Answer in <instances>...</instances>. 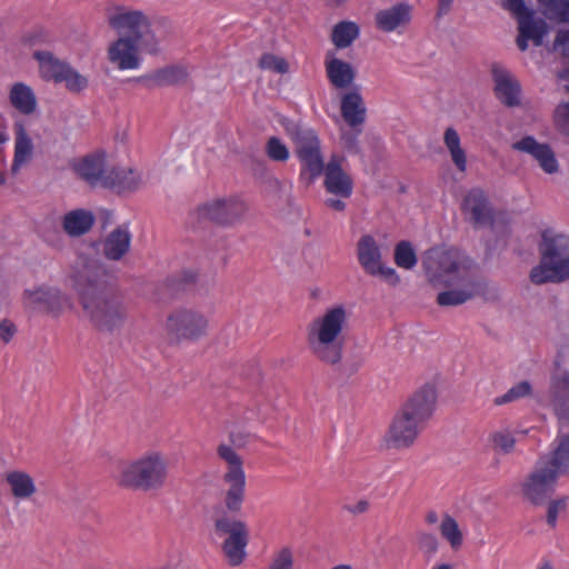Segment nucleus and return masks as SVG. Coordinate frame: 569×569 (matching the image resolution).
<instances>
[{"instance_id":"nucleus-3","label":"nucleus","mask_w":569,"mask_h":569,"mask_svg":"<svg viewBox=\"0 0 569 569\" xmlns=\"http://www.w3.org/2000/svg\"><path fill=\"white\" fill-rule=\"evenodd\" d=\"M347 327L348 313L343 306L327 309L307 327V345L310 353L325 365L332 367L340 365Z\"/></svg>"},{"instance_id":"nucleus-20","label":"nucleus","mask_w":569,"mask_h":569,"mask_svg":"<svg viewBox=\"0 0 569 569\" xmlns=\"http://www.w3.org/2000/svg\"><path fill=\"white\" fill-rule=\"evenodd\" d=\"M74 172L91 187H101L107 172L103 152L91 153L73 164Z\"/></svg>"},{"instance_id":"nucleus-64","label":"nucleus","mask_w":569,"mask_h":569,"mask_svg":"<svg viewBox=\"0 0 569 569\" xmlns=\"http://www.w3.org/2000/svg\"><path fill=\"white\" fill-rule=\"evenodd\" d=\"M438 513L435 510H430L426 515V522L428 525H435L438 522Z\"/></svg>"},{"instance_id":"nucleus-32","label":"nucleus","mask_w":569,"mask_h":569,"mask_svg":"<svg viewBox=\"0 0 569 569\" xmlns=\"http://www.w3.org/2000/svg\"><path fill=\"white\" fill-rule=\"evenodd\" d=\"M96 218L90 210L76 209L64 214L62 228L72 238L88 233L93 227Z\"/></svg>"},{"instance_id":"nucleus-62","label":"nucleus","mask_w":569,"mask_h":569,"mask_svg":"<svg viewBox=\"0 0 569 569\" xmlns=\"http://www.w3.org/2000/svg\"><path fill=\"white\" fill-rule=\"evenodd\" d=\"M569 46V30L558 31L555 46Z\"/></svg>"},{"instance_id":"nucleus-21","label":"nucleus","mask_w":569,"mask_h":569,"mask_svg":"<svg viewBox=\"0 0 569 569\" xmlns=\"http://www.w3.org/2000/svg\"><path fill=\"white\" fill-rule=\"evenodd\" d=\"M139 44H141V42L119 38L112 42L108 49L109 61L116 64L120 70L137 69L140 64L138 57Z\"/></svg>"},{"instance_id":"nucleus-52","label":"nucleus","mask_w":569,"mask_h":569,"mask_svg":"<svg viewBox=\"0 0 569 569\" xmlns=\"http://www.w3.org/2000/svg\"><path fill=\"white\" fill-rule=\"evenodd\" d=\"M503 8L515 13L518 20L531 12L523 0H503Z\"/></svg>"},{"instance_id":"nucleus-41","label":"nucleus","mask_w":569,"mask_h":569,"mask_svg":"<svg viewBox=\"0 0 569 569\" xmlns=\"http://www.w3.org/2000/svg\"><path fill=\"white\" fill-rule=\"evenodd\" d=\"M395 262L403 269H412L417 264V256L409 241L402 240L396 244Z\"/></svg>"},{"instance_id":"nucleus-2","label":"nucleus","mask_w":569,"mask_h":569,"mask_svg":"<svg viewBox=\"0 0 569 569\" xmlns=\"http://www.w3.org/2000/svg\"><path fill=\"white\" fill-rule=\"evenodd\" d=\"M436 401L437 393L431 386L412 393L395 415L386 435L387 445L393 449L411 447L431 418Z\"/></svg>"},{"instance_id":"nucleus-34","label":"nucleus","mask_w":569,"mask_h":569,"mask_svg":"<svg viewBox=\"0 0 569 569\" xmlns=\"http://www.w3.org/2000/svg\"><path fill=\"white\" fill-rule=\"evenodd\" d=\"M188 71L181 66H167L154 70L152 73L138 78V81H149L156 87H168L184 84L188 80Z\"/></svg>"},{"instance_id":"nucleus-44","label":"nucleus","mask_w":569,"mask_h":569,"mask_svg":"<svg viewBox=\"0 0 569 569\" xmlns=\"http://www.w3.org/2000/svg\"><path fill=\"white\" fill-rule=\"evenodd\" d=\"M266 153L269 159L278 162H286L290 157L288 147L274 136L267 140Z\"/></svg>"},{"instance_id":"nucleus-14","label":"nucleus","mask_w":569,"mask_h":569,"mask_svg":"<svg viewBox=\"0 0 569 569\" xmlns=\"http://www.w3.org/2000/svg\"><path fill=\"white\" fill-rule=\"evenodd\" d=\"M461 210L475 228L493 223V212L487 194L478 188L471 189L465 197Z\"/></svg>"},{"instance_id":"nucleus-38","label":"nucleus","mask_w":569,"mask_h":569,"mask_svg":"<svg viewBox=\"0 0 569 569\" xmlns=\"http://www.w3.org/2000/svg\"><path fill=\"white\" fill-rule=\"evenodd\" d=\"M550 20L569 23V0H538Z\"/></svg>"},{"instance_id":"nucleus-45","label":"nucleus","mask_w":569,"mask_h":569,"mask_svg":"<svg viewBox=\"0 0 569 569\" xmlns=\"http://www.w3.org/2000/svg\"><path fill=\"white\" fill-rule=\"evenodd\" d=\"M258 66L260 69L270 70L280 74L289 71L287 60L272 53H263L259 59Z\"/></svg>"},{"instance_id":"nucleus-10","label":"nucleus","mask_w":569,"mask_h":569,"mask_svg":"<svg viewBox=\"0 0 569 569\" xmlns=\"http://www.w3.org/2000/svg\"><path fill=\"white\" fill-rule=\"evenodd\" d=\"M559 476L539 460L521 485L522 497L535 506H542L553 495Z\"/></svg>"},{"instance_id":"nucleus-56","label":"nucleus","mask_w":569,"mask_h":569,"mask_svg":"<svg viewBox=\"0 0 569 569\" xmlns=\"http://www.w3.org/2000/svg\"><path fill=\"white\" fill-rule=\"evenodd\" d=\"M452 162L460 170L465 171L467 167V158L465 150L460 147L458 149H452L449 151Z\"/></svg>"},{"instance_id":"nucleus-43","label":"nucleus","mask_w":569,"mask_h":569,"mask_svg":"<svg viewBox=\"0 0 569 569\" xmlns=\"http://www.w3.org/2000/svg\"><path fill=\"white\" fill-rule=\"evenodd\" d=\"M416 545L429 561L438 550V539L433 533L418 531L416 533Z\"/></svg>"},{"instance_id":"nucleus-1","label":"nucleus","mask_w":569,"mask_h":569,"mask_svg":"<svg viewBox=\"0 0 569 569\" xmlns=\"http://www.w3.org/2000/svg\"><path fill=\"white\" fill-rule=\"evenodd\" d=\"M69 278L77 292L84 318L101 332L122 328L128 307L113 286V276L98 259L79 256L71 266Z\"/></svg>"},{"instance_id":"nucleus-12","label":"nucleus","mask_w":569,"mask_h":569,"mask_svg":"<svg viewBox=\"0 0 569 569\" xmlns=\"http://www.w3.org/2000/svg\"><path fill=\"white\" fill-rule=\"evenodd\" d=\"M109 24L121 38L136 42L143 41L150 32V23L141 11L118 12L109 17Z\"/></svg>"},{"instance_id":"nucleus-8","label":"nucleus","mask_w":569,"mask_h":569,"mask_svg":"<svg viewBox=\"0 0 569 569\" xmlns=\"http://www.w3.org/2000/svg\"><path fill=\"white\" fill-rule=\"evenodd\" d=\"M208 319L193 309H176L169 313L166 321L168 339L173 343L181 341H197L208 331Z\"/></svg>"},{"instance_id":"nucleus-54","label":"nucleus","mask_w":569,"mask_h":569,"mask_svg":"<svg viewBox=\"0 0 569 569\" xmlns=\"http://www.w3.org/2000/svg\"><path fill=\"white\" fill-rule=\"evenodd\" d=\"M17 332V327L8 319L0 321V341L8 343Z\"/></svg>"},{"instance_id":"nucleus-50","label":"nucleus","mask_w":569,"mask_h":569,"mask_svg":"<svg viewBox=\"0 0 569 569\" xmlns=\"http://www.w3.org/2000/svg\"><path fill=\"white\" fill-rule=\"evenodd\" d=\"M198 273L194 270H183L181 273L171 279L177 289L186 290L189 286L193 284L197 280Z\"/></svg>"},{"instance_id":"nucleus-42","label":"nucleus","mask_w":569,"mask_h":569,"mask_svg":"<svg viewBox=\"0 0 569 569\" xmlns=\"http://www.w3.org/2000/svg\"><path fill=\"white\" fill-rule=\"evenodd\" d=\"M532 387L529 381H520L512 386L505 395L495 399V405L500 406L509 403L529 396Z\"/></svg>"},{"instance_id":"nucleus-58","label":"nucleus","mask_w":569,"mask_h":569,"mask_svg":"<svg viewBox=\"0 0 569 569\" xmlns=\"http://www.w3.org/2000/svg\"><path fill=\"white\" fill-rule=\"evenodd\" d=\"M362 365V360H356V361H346L341 372L346 377H351L352 375L357 373Z\"/></svg>"},{"instance_id":"nucleus-31","label":"nucleus","mask_w":569,"mask_h":569,"mask_svg":"<svg viewBox=\"0 0 569 569\" xmlns=\"http://www.w3.org/2000/svg\"><path fill=\"white\" fill-rule=\"evenodd\" d=\"M357 258L362 269L368 274H373L378 270V264L381 262V251L370 234L362 236L357 243Z\"/></svg>"},{"instance_id":"nucleus-19","label":"nucleus","mask_w":569,"mask_h":569,"mask_svg":"<svg viewBox=\"0 0 569 569\" xmlns=\"http://www.w3.org/2000/svg\"><path fill=\"white\" fill-rule=\"evenodd\" d=\"M460 289L442 291L437 296V303L441 307H455L465 303L471 298L482 295L486 284L478 278L460 280Z\"/></svg>"},{"instance_id":"nucleus-30","label":"nucleus","mask_w":569,"mask_h":569,"mask_svg":"<svg viewBox=\"0 0 569 569\" xmlns=\"http://www.w3.org/2000/svg\"><path fill=\"white\" fill-rule=\"evenodd\" d=\"M325 66L328 80L335 88L345 89L355 81L356 71L349 62L327 56Z\"/></svg>"},{"instance_id":"nucleus-35","label":"nucleus","mask_w":569,"mask_h":569,"mask_svg":"<svg viewBox=\"0 0 569 569\" xmlns=\"http://www.w3.org/2000/svg\"><path fill=\"white\" fill-rule=\"evenodd\" d=\"M6 481L11 488L13 497L18 499H28L37 490L32 477L23 471H10L6 476Z\"/></svg>"},{"instance_id":"nucleus-51","label":"nucleus","mask_w":569,"mask_h":569,"mask_svg":"<svg viewBox=\"0 0 569 569\" xmlns=\"http://www.w3.org/2000/svg\"><path fill=\"white\" fill-rule=\"evenodd\" d=\"M361 132L360 129H355V131L343 132L341 136V140L343 147L352 153H358L360 148L358 143V134Z\"/></svg>"},{"instance_id":"nucleus-24","label":"nucleus","mask_w":569,"mask_h":569,"mask_svg":"<svg viewBox=\"0 0 569 569\" xmlns=\"http://www.w3.org/2000/svg\"><path fill=\"white\" fill-rule=\"evenodd\" d=\"M539 461L558 476L569 473V435L559 431L552 442L550 455L541 457Z\"/></svg>"},{"instance_id":"nucleus-6","label":"nucleus","mask_w":569,"mask_h":569,"mask_svg":"<svg viewBox=\"0 0 569 569\" xmlns=\"http://www.w3.org/2000/svg\"><path fill=\"white\" fill-rule=\"evenodd\" d=\"M284 130L293 144V151L301 162L300 178L311 183L325 169L321 141L317 132L301 123L289 121Z\"/></svg>"},{"instance_id":"nucleus-33","label":"nucleus","mask_w":569,"mask_h":569,"mask_svg":"<svg viewBox=\"0 0 569 569\" xmlns=\"http://www.w3.org/2000/svg\"><path fill=\"white\" fill-rule=\"evenodd\" d=\"M32 57L39 63L40 77L46 81H53L54 83L58 82L64 69L69 64L67 61L57 58L48 50H36L32 53Z\"/></svg>"},{"instance_id":"nucleus-5","label":"nucleus","mask_w":569,"mask_h":569,"mask_svg":"<svg viewBox=\"0 0 569 569\" xmlns=\"http://www.w3.org/2000/svg\"><path fill=\"white\" fill-rule=\"evenodd\" d=\"M168 465L158 452L142 456L133 461L119 465V486L133 490H154L161 488L167 479Z\"/></svg>"},{"instance_id":"nucleus-22","label":"nucleus","mask_w":569,"mask_h":569,"mask_svg":"<svg viewBox=\"0 0 569 569\" xmlns=\"http://www.w3.org/2000/svg\"><path fill=\"white\" fill-rule=\"evenodd\" d=\"M141 183L140 174L131 168L112 167L107 168L102 188L117 193L133 192Z\"/></svg>"},{"instance_id":"nucleus-48","label":"nucleus","mask_w":569,"mask_h":569,"mask_svg":"<svg viewBox=\"0 0 569 569\" xmlns=\"http://www.w3.org/2000/svg\"><path fill=\"white\" fill-rule=\"evenodd\" d=\"M293 557L289 548H282L273 558L269 569H292Z\"/></svg>"},{"instance_id":"nucleus-11","label":"nucleus","mask_w":569,"mask_h":569,"mask_svg":"<svg viewBox=\"0 0 569 569\" xmlns=\"http://www.w3.org/2000/svg\"><path fill=\"white\" fill-rule=\"evenodd\" d=\"M247 204L237 197L217 199L198 208L200 219H208L220 226H231L247 212Z\"/></svg>"},{"instance_id":"nucleus-46","label":"nucleus","mask_w":569,"mask_h":569,"mask_svg":"<svg viewBox=\"0 0 569 569\" xmlns=\"http://www.w3.org/2000/svg\"><path fill=\"white\" fill-rule=\"evenodd\" d=\"M553 121L558 131L569 136V102L557 106L553 113Z\"/></svg>"},{"instance_id":"nucleus-4","label":"nucleus","mask_w":569,"mask_h":569,"mask_svg":"<svg viewBox=\"0 0 569 569\" xmlns=\"http://www.w3.org/2000/svg\"><path fill=\"white\" fill-rule=\"evenodd\" d=\"M540 262L530 271L535 284L558 283L569 279V237L545 230L538 246Z\"/></svg>"},{"instance_id":"nucleus-23","label":"nucleus","mask_w":569,"mask_h":569,"mask_svg":"<svg viewBox=\"0 0 569 569\" xmlns=\"http://www.w3.org/2000/svg\"><path fill=\"white\" fill-rule=\"evenodd\" d=\"M550 400L559 420L569 421V375L557 372L550 383Z\"/></svg>"},{"instance_id":"nucleus-15","label":"nucleus","mask_w":569,"mask_h":569,"mask_svg":"<svg viewBox=\"0 0 569 569\" xmlns=\"http://www.w3.org/2000/svg\"><path fill=\"white\" fill-rule=\"evenodd\" d=\"M495 93L498 100L508 108L520 104V84L511 73L498 63L491 66Z\"/></svg>"},{"instance_id":"nucleus-61","label":"nucleus","mask_w":569,"mask_h":569,"mask_svg":"<svg viewBox=\"0 0 569 569\" xmlns=\"http://www.w3.org/2000/svg\"><path fill=\"white\" fill-rule=\"evenodd\" d=\"M453 0H438L437 17H442L449 13Z\"/></svg>"},{"instance_id":"nucleus-39","label":"nucleus","mask_w":569,"mask_h":569,"mask_svg":"<svg viewBox=\"0 0 569 569\" xmlns=\"http://www.w3.org/2000/svg\"><path fill=\"white\" fill-rule=\"evenodd\" d=\"M441 536L457 550L462 546L463 537L458 522L449 515H445L440 525Z\"/></svg>"},{"instance_id":"nucleus-63","label":"nucleus","mask_w":569,"mask_h":569,"mask_svg":"<svg viewBox=\"0 0 569 569\" xmlns=\"http://www.w3.org/2000/svg\"><path fill=\"white\" fill-rule=\"evenodd\" d=\"M528 40H530V39L525 37V36H521V33L519 32V36H518V38L516 40L519 50H521V51H526L527 50V48H528Z\"/></svg>"},{"instance_id":"nucleus-25","label":"nucleus","mask_w":569,"mask_h":569,"mask_svg":"<svg viewBox=\"0 0 569 569\" xmlns=\"http://www.w3.org/2000/svg\"><path fill=\"white\" fill-rule=\"evenodd\" d=\"M131 233L127 226H119L102 241V253L111 261L121 260L130 250Z\"/></svg>"},{"instance_id":"nucleus-27","label":"nucleus","mask_w":569,"mask_h":569,"mask_svg":"<svg viewBox=\"0 0 569 569\" xmlns=\"http://www.w3.org/2000/svg\"><path fill=\"white\" fill-rule=\"evenodd\" d=\"M13 132L14 156L11 170L16 173L32 159L34 146L22 120L13 123Z\"/></svg>"},{"instance_id":"nucleus-59","label":"nucleus","mask_w":569,"mask_h":569,"mask_svg":"<svg viewBox=\"0 0 569 569\" xmlns=\"http://www.w3.org/2000/svg\"><path fill=\"white\" fill-rule=\"evenodd\" d=\"M345 198H339V199H336V198H328L326 199L325 201V204L335 210V211H343L346 209V202L343 201Z\"/></svg>"},{"instance_id":"nucleus-40","label":"nucleus","mask_w":569,"mask_h":569,"mask_svg":"<svg viewBox=\"0 0 569 569\" xmlns=\"http://www.w3.org/2000/svg\"><path fill=\"white\" fill-rule=\"evenodd\" d=\"M57 83H64L66 89L71 93H79L89 84L87 77L79 73L70 64L64 69Z\"/></svg>"},{"instance_id":"nucleus-28","label":"nucleus","mask_w":569,"mask_h":569,"mask_svg":"<svg viewBox=\"0 0 569 569\" xmlns=\"http://www.w3.org/2000/svg\"><path fill=\"white\" fill-rule=\"evenodd\" d=\"M411 8L406 3H398L389 9L376 13V24L378 29L385 32H391L398 27L405 26L410 21Z\"/></svg>"},{"instance_id":"nucleus-49","label":"nucleus","mask_w":569,"mask_h":569,"mask_svg":"<svg viewBox=\"0 0 569 569\" xmlns=\"http://www.w3.org/2000/svg\"><path fill=\"white\" fill-rule=\"evenodd\" d=\"M492 442L495 448L503 453H509L512 451L516 440L510 433L499 431L492 435Z\"/></svg>"},{"instance_id":"nucleus-29","label":"nucleus","mask_w":569,"mask_h":569,"mask_svg":"<svg viewBox=\"0 0 569 569\" xmlns=\"http://www.w3.org/2000/svg\"><path fill=\"white\" fill-rule=\"evenodd\" d=\"M10 104L21 114L30 116L38 108V100L33 89L24 82H16L9 91Z\"/></svg>"},{"instance_id":"nucleus-36","label":"nucleus","mask_w":569,"mask_h":569,"mask_svg":"<svg viewBox=\"0 0 569 569\" xmlns=\"http://www.w3.org/2000/svg\"><path fill=\"white\" fill-rule=\"evenodd\" d=\"M547 31V22L542 19H535L532 12L519 20V32L521 36L532 40L533 44L537 47L542 44V40Z\"/></svg>"},{"instance_id":"nucleus-9","label":"nucleus","mask_w":569,"mask_h":569,"mask_svg":"<svg viewBox=\"0 0 569 569\" xmlns=\"http://www.w3.org/2000/svg\"><path fill=\"white\" fill-rule=\"evenodd\" d=\"M214 531L219 537L227 536L222 543V550L229 565L239 566L246 557V547L249 541L247 525L223 515L216 518Z\"/></svg>"},{"instance_id":"nucleus-26","label":"nucleus","mask_w":569,"mask_h":569,"mask_svg":"<svg viewBox=\"0 0 569 569\" xmlns=\"http://www.w3.org/2000/svg\"><path fill=\"white\" fill-rule=\"evenodd\" d=\"M340 110L343 120L352 129L361 127L366 121L367 109L358 90L346 92L341 97Z\"/></svg>"},{"instance_id":"nucleus-53","label":"nucleus","mask_w":569,"mask_h":569,"mask_svg":"<svg viewBox=\"0 0 569 569\" xmlns=\"http://www.w3.org/2000/svg\"><path fill=\"white\" fill-rule=\"evenodd\" d=\"M372 276H381L388 283L392 286L398 284L400 281L396 270L390 267H383L381 262L378 264V270H375Z\"/></svg>"},{"instance_id":"nucleus-60","label":"nucleus","mask_w":569,"mask_h":569,"mask_svg":"<svg viewBox=\"0 0 569 569\" xmlns=\"http://www.w3.org/2000/svg\"><path fill=\"white\" fill-rule=\"evenodd\" d=\"M369 502L367 500H359L356 505L347 507L348 511L353 515L365 513L369 509Z\"/></svg>"},{"instance_id":"nucleus-37","label":"nucleus","mask_w":569,"mask_h":569,"mask_svg":"<svg viewBox=\"0 0 569 569\" xmlns=\"http://www.w3.org/2000/svg\"><path fill=\"white\" fill-rule=\"evenodd\" d=\"M359 37V27L356 22L340 21L331 32V40L338 49L348 48Z\"/></svg>"},{"instance_id":"nucleus-57","label":"nucleus","mask_w":569,"mask_h":569,"mask_svg":"<svg viewBox=\"0 0 569 569\" xmlns=\"http://www.w3.org/2000/svg\"><path fill=\"white\" fill-rule=\"evenodd\" d=\"M250 437V433L236 431L230 433V441L233 446L241 448L247 445Z\"/></svg>"},{"instance_id":"nucleus-7","label":"nucleus","mask_w":569,"mask_h":569,"mask_svg":"<svg viewBox=\"0 0 569 569\" xmlns=\"http://www.w3.org/2000/svg\"><path fill=\"white\" fill-rule=\"evenodd\" d=\"M218 456L227 462L228 468L222 480L228 485L224 496L226 508L231 512H239L244 501L246 473L241 457L227 445H220Z\"/></svg>"},{"instance_id":"nucleus-47","label":"nucleus","mask_w":569,"mask_h":569,"mask_svg":"<svg viewBox=\"0 0 569 569\" xmlns=\"http://www.w3.org/2000/svg\"><path fill=\"white\" fill-rule=\"evenodd\" d=\"M566 508H567V498H565V497L556 499V500H551L548 502L546 520H547V523L551 528L556 527L558 515L561 511H565Z\"/></svg>"},{"instance_id":"nucleus-16","label":"nucleus","mask_w":569,"mask_h":569,"mask_svg":"<svg viewBox=\"0 0 569 569\" xmlns=\"http://www.w3.org/2000/svg\"><path fill=\"white\" fill-rule=\"evenodd\" d=\"M27 300L41 311L58 316L69 303V298L58 288L41 286L26 291Z\"/></svg>"},{"instance_id":"nucleus-17","label":"nucleus","mask_w":569,"mask_h":569,"mask_svg":"<svg viewBox=\"0 0 569 569\" xmlns=\"http://www.w3.org/2000/svg\"><path fill=\"white\" fill-rule=\"evenodd\" d=\"M323 186L328 193L339 198H350L353 191L352 178L342 169L340 163L331 159L325 164Z\"/></svg>"},{"instance_id":"nucleus-55","label":"nucleus","mask_w":569,"mask_h":569,"mask_svg":"<svg viewBox=\"0 0 569 569\" xmlns=\"http://www.w3.org/2000/svg\"><path fill=\"white\" fill-rule=\"evenodd\" d=\"M443 141L448 150L460 148V138L453 128H447L443 136Z\"/></svg>"},{"instance_id":"nucleus-18","label":"nucleus","mask_w":569,"mask_h":569,"mask_svg":"<svg viewBox=\"0 0 569 569\" xmlns=\"http://www.w3.org/2000/svg\"><path fill=\"white\" fill-rule=\"evenodd\" d=\"M512 148L531 154L546 173L551 174L558 171V161L549 144L539 143L533 137L526 136L515 142Z\"/></svg>"},{"instance_id":"nucleus-13","label":"nucleus","mask_w":569,"mask_h":569,"mask_svg":"<svg viewBox=\"0 0 569 569\" xmlns=\"http://www.w3.org/2000/svg\"><path fill=\"white\" fill-rule=\"evenodd\" d=\"M435 263L437 269L433 270L431 262L425 261L428 276L433 284L446 283L448 286L453 284V279L466 280L472 278L466 270L460 269V263L456 256L450 251H443L438 254Z\"/></svg>"}]
</instances>
